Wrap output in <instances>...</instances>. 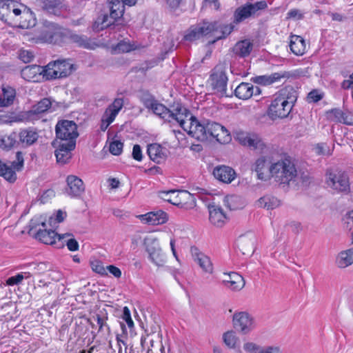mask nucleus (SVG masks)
<instances>
[{
  "instance_id": "obj_1",
  "label": "nucleus",
  "mask_w": 353,
  "mask_h": 353,
  "mask_svg": "<svg viewBox=\"0 0 353 353\" xmlns=\"http://www.w3.org/2000/svg\"><path fill=\"white\" fill-rule=\"evenodd\" d=\"M297 94L292 87L288 86L276 93L268 108V114L273 120L288 117L296 101Z\"/></svg>"
},
{
  "instance_id": "obj_2",
  "label": "nucleus",
  "mask_w": 353,
  "mask_h": 353,
  "mask_svg": "<svg viewBox=\"0 0 353 353\" xmlns=\"http://www.w3.org/2000/svg\"><path fill=\"white\" fill-rule=\"evenodd\" d=\"M140 100L145 108L151 110L154 114L168 122L174 120L178 123V118L181 115L180 113H182L179 110L185 108V107L178 104L176 108L170 110L149 92L142 93Z\"/></svg>"
},
{
  "instance_id": "obj_3",
  "label": "nucleus",
  "mask_w": 353,
  "mask_h": 353,
  "mask_svg": "<svg viewBox=\"0 0 353 353\" xmlns=\"http://www.w3.org/2000/svg\"><path fill=\"white\" fill-rule=\"evenodd\" d=\"M182 113H180L179 119V124L180 126L188 132L189 135L200 141H207V122L203 121L200 122L195 117L192 116L190 112L186 108L180 110Z\"/></svg>"
},
{
  "instance_id": "obj_4",
  "label": "nucleus",
  "mask_w": 353,
  "mask_h": 353,
  "mask_svg": "<svg viewBox=\"0 0 353 353\" xmlns=\"http://www.w3.org/2000/svg\"><path fill=\"white\" fill-rule=\"evenodd\" d=\"M270 174L280 184L288 185L297 176L296 166L290 157H283L270 166Z\"/></svg>"
},
{
  "instance_id": "obj_5",
  "label": "nucleus",
  "mask_w": 353,
  "mask_h": 353,
  "mask_svg": "<svg viewBox=\"0 0 353 353\" xmlns=\"http://www.w3.org/2000/svg\"><path fill=\"white\" fill-rule=\"evenodd\" d=\"M45 68V81L65 78L75 70L74 65L67 59H57L49 62Z\"/></svg>"
},
{
  "instance_id": "obj_6",
  "label": "nucleus",
  "mask_w": 353,
  "mask_h": 353,
  "mask_svg": "<svg viewBox=\"0 0 353 353\" xmlns=\"http://www.w3.org/2000/svg\"><path fill=\"white\" fill-rule=\"evenodd\" d=\"M325 183L328 188L337 193L348 194L350 183L348 174L342 170H328L325 174Z\"/></svg>"
},
{
  "instance_id": "obj_7",
  "label": "nucleus",
  "mask_w": 353,
  "mask_h": 353,
  "mask_svg": "<svg viewBox=\"0 0 353 353\" xmlns=\"http://www.w3.org/2000/svg\"><path fill=\"white\" fill-rule=\"evenodd\" d=\"M268 7L265 1H256L255 3H247L238 7L233 14V23L238 24L249 19L258 17L261 12Z\"/></svg>"
},
{
  "instance_id": "obj_8",
  "label": "nucleus",
  "mask_w": 353,
  "mask_h": 353,
  "mask_svg": "<svg viewBox=\"0 0 353 353\" xmlns=\"http://www.w3.org/2000/svg\"><path fill=\"white\" fill-rule=\"evenodd\" d=\"M64 32V28L46 21L41 29L38 39L44 43L60 44L63 43Z\"/></svg>"
},
{
  "instance_id": "obj_9",
  "label": "nucleus",
  "mask_w": 353,
  "mask_h": 353,
  "mask_svg": "<svg viewBox=\"0 0 353 353\" xmlns=\"http://www.w3.org/2000/svg\"><path fill=\"white\" fill-rule=\"evenodd\" d=\"M228 77L223 65H216L210 75V81L212 89L219 97H230L232 91L227 89Z\"/></svg>"
},
{
  "instance_id": "obj_10",
  "label": "nucleus",
  "mask_w": 353,
  "mask_h": 353,
  "mask_svg": "<svg viewBox=\"0 0 353 353\" xmlns=\"http://www.w3.org/2000/svg\"><path fill=\"white\" fill-rule=\"evenodd\" d=\"M56 137L60 142L71 143L76 145V139L79 136L77 125L73 121L61 120L58 121L55 127Z\"/></svg>"
},
{
  "instance_id": "obj_11",
  "label": "nucleus",
  "mask_w": 353,
  "mask_h": 353,
  "mask_svg": "<svg viewBox=\"0 0 353 353\" xmlns=\"http://www.w3.org/2000/svg\"><path fill=\"white\" fill-rule=\"evenodd\" d=\"M144 244L152 263L158 267L163 266L166 262V255L163 252L158 239L153 237L146 238Z\"/></svg>"
},
{
  "instance_id": "obj_12",
  "label": "nucleus",
  "mask_w": 353,
  "mask_h": 353,
  "mask_svg": "<svg viewBox=\"0 0 353 353\" xmlns=\"http://www.w3.org/2000/svg\"><path fill=\"white\" fill-rule=\"evenodd\" d=\"M23 161V153L21 152L16 153V160L13 161L10 165L0 160V176L10 183L14 182L17 179L16 171H19L22 169Z\"/></svg>"
},
{
  "instance_id": "obj_13",
  "label": "nucleus",
  "mask_w": 353,
  "mask_h": 353,
  "mask_svg": "<svg viewBox=\"0 0 353 353\" xmlns=\"http://www.w3.org/2000/svg\"><path fill=\"white\" fill-rule=\"evenodd\" d=\"M17 14L15 15L10 26L22 29H28L35 26L37 19L33 12L27 6L22 4Z\"/></svg>"
},
{
  "instance_id": "obj_14",
  "label": "nucleus",
  "mask_w": 353,
  "mask_h": 353,
  "mask_svg": "<svg viewBox=\"0 0 353 353\" xmlns=\"http://www.w3.org/2000/svg\"><path fill=\"white\" fill-rule=\"evenodd\" d=\"M159 196L161 199L177 206H183L184 201H191L194 203L193 195L186 190L161 191L159 192Z\"/></svg>"
},
{
  "instance_id": "obj_15",
  "label": "nucleus",
  "mask_w": 353,
  "mask_h": 353,
  "mask_svg": "<svg viewBox=\"0 0 353 353\" xmlns=\"http://www.w3.org/2000/svg\"><path fill=\"white\" fill-rule=\"evenodd\" d=\"M236 139L243 146L252 150H263L266 145L259 135L255 133L239 131L236 133Z\"/></svg>"
},
{
  "instance_id": "obj_16",
  "label": "nucleus",
  "mask_w": 353,
  "mask_h": 353,
  "mask_svg": "<svg viewBox=\"0 0 353 353\" xmlns=\"http://www.w3.org/2000/svg\"><path fill=\"white\" fill-rule=\"evenodd\" d=\"M21 5L13 0H1L0 19L10 26L15 15L19 13Z\"/></svg>"
},
{
  "instance_id": "obj_17",
  "label": "nucleus",
  "mask_w": 353,
  "mask_h": 353,
  "mask_svg": "<svg viewBox=\"0 0 353 353\" xmlns=\"http://www.w3.org/2000/svg\"><path fill=\"white\" fill-rule=\"evenodd\" d=\"M232 324L236 330L250 331L256 329L254 319L248 312H236L232 317Z\"/></svg>"
},
{
  "instance_id": "obj_18",
  "label": "nucleus",
  "mask_w": 353,
  "mask_h": 353,
  "mask_svg": "<svg viewBox=\"0 0 353 353\" xmlns=\"http://www.w3.org/2000/svg\"><path fill=\"white\" fill-rule=\"evenodd\" d=\"M206 26H209L208 35L214 37L212 43L216 41L222 39L228 36L234 30V26L233 24H224L219 21L209 22L205 21Z\"/></svg>"
},
{
  "instance_id": "obj_19",
  "label": "nucleus",
  "mask_w": 353,
  "mask_h": 353,
  "mask_svg": "<svg viewBox=\"0 0 353 353\" xmlns=\"http://www.w3.org/2000/svg\"><path fill=\"white\" fill-rule=\"evenodd\" d=\"M65 193L72 198L79 197L85 191L83 181L75 175H68L66 178Z\"/></svg>"
},
{
  "instance_id": "obj_20",
  "label": "nucleus",
  "mask_w": 353,
  "mask_h": 353,
  "mask_svg": "<svg viewBox=\"0 0 353 353\" xmlns=\"http://www.w3.org/2000/svg\"><path fill=\"white\" fill-rule=\"evenodd\" d=\"M19 146L26 148L36 143L39 138V134L36 129L27 128L21 129L18 132Z\"/></svg>"
},
{
  "instance_id": "obj_21",
  "label": "nucleus",
  "mask_w": 353,
  "mask_h": 353,
  "mask_svg": "<svg viewBox=\"0 0 353 353\" xmlns=\"http://www.w3.org/2000/svg\"><path fill=\"white\" fill-rule=\"evenodd\" d=\"M64 32L63 43L71 41L79 47L90 50H93L97 46V44L86 36L74 34L67 29H65Z\"/></svg>"
},
{
  "instance_id": "obj_22",
  "label": "nucleus",
  "mask_w": 353,
  "mask_h": 353,
  "mask_svg": "<svg viewBox=\"0 0 353 353\" xmlns=\"http://www.w3.org/2000/svg\"><path fill=\"white\" fill-rule=\"evenodd\" d=\"M225 278L222 280L223 285L232 291H240L245 284L243 277L234 272L224 274Z\"/></svg>"
},
{
  "instance_id": "obj_23",
  "label": "nucleus",
  "mask_w": 353,
  "mask_h": 353,
  "mask_svg": "<svg viewBox=\"0 0 353 353\" xmlns=\"http://www.w3.org/2000/svg\"><path fill=\"white\" fill-rule=\"evenodd\" d=\"M45 68L37 65H31L25 67L21 70L22 77L28 81L39 82L44 80Z\"/></svg>"
},
{
  "instance_id": "obj_24",
  "label": "nucleus",
  "mask_w": 353,
  "mask_h": 353,
  "mask_svg": "<svg viewBox=\"0 0 353 353\" xmlns=\"http://www.w3.org/2000/svg\"><path fill=\"white\" fill-rule=\"evenodd\" d=\"M71 236L72 234L70 233H65L62 235L57 234L52 230H47L44 228L43 230L39 229L37 232L35 237L45 244L52 245L55 243L57 239H58L59 241H61Z\"/></svg>"
},
{
  "instance_id": "obj_25",
  "label": "nucleus",
  "mask_w": 353,
  "mask_h": 353,
  "mask_svg": "<svg viewBox=\"0 0 353 353\" xmlns=\"http://www.w3.org/2000/svg\"><path fill=\"white\" fill-rule=\"evenodd\" d=\"M261 93V89L258 86H254L250 83L243 82L234 90L236 97L243 100L248 99L252 96H259Z\"/></svg>"
},
{
  "instance_id": "obj_26",
  "label": "nucleus",
  "mask_w": 353,
  "mask_h": 353,
  "mask_svg": "<svg viewBox=\"0 0 353 353\" xmlns=\"http://www.w3.org/2000/svg\"><path fill=\"white\" fill-rule=\"evenodd\" d=\"M209 220L214 226L221 228L225 225L228 218L223 209L215 204L208 205Z\"/></svg>"
},
{
  "instance_id": "obj_27",
  "label": "nucleus",
  "mask_w": 353,
  "mask_h": 353,
  "mask_svg": "<svg viewBox=\"0 0 353 353\" xmlns=\"http://www.w3.org/2000/svg\"><path fill=\"white\" fill-rule=\"evenodd\" d=\"M213 174L216 179L225 183H230L236 178L234 170L227 165L215 167Z\"/></svg>"
},
{
  "instance_id": "obj_28",
  "label": "nucleus",
  "mask_w": 353,
  "mask_h": 353,
  "mask_svg": "<svg viewBox=\"0 0 353 353\" xmlns=\"http://www.w3.org/2000/svg\"><path fill=\"white\" fill-rule=\"evenodd\" d=\"M73 142L71 143H65L60 142L58 148L55 150L57 161L60 164H65L72 157L71 151L75 148Z\"/></svg>"
},
{
  "instance_id": "obj_29",
  "label": "nucleus",
  "mask_w": 353,
  "mask_h": 353,
  "mask_svg": "<svg viewBox=\"0 0 353 353\" xmlns=\"http://www.w3.org/2000/svg\"><path fill=\"white\" fill-rule=\"evenodd\" d=\"M209 26H206L205 21L191 26L186 32L184 39L188 41H196L203 36L208 35Z\"/></svg>"
},
{
  "instance_id": "obj_30",
  "label": "nucleus",
  "mask_w": 353,
  "mask_h": 353,
  "mask_svg": "<svg viewBox=\"0 0 353 353\" xmlns=\"http://www.w3.org/2000/svg\"><path fill=\"white\" fill-rule=\"evenodd\" d=\"M140 218L142 221L154 225L163 224L168 221L167 214L161 210L148 212L141 215Z\"/></svg>"
},
{
  "instance_id": "obj_31",
  "label": "nucleus",
  "mask_w": 353,
  "mask_h": 353,
  "mask_svg": "<svg viewBox=\"0 0 353 353\" xmlns=\"http://www.w3.org/2000/svg\"><path fill=\"white\" fill-rule=\"evenodd\" d=\"M270 162L268 159L261 157L259 158L254 164V170L257 173L258 178L261 180H266L270 174Z\"/></svg>"
},
{
  "instance_id": "obj_32",
  "label": "nucleus",
  "mask_w": 353,
  "mask_h": 353,
  "mask_svg": "<svg viewBox=\"0 0 353 353\" xmlns=\"http://www.w3.org/2000/svg\"><path fill=\"white\" fill-rule=\"evenodd\" d=\"M22 268L28 269V271H25L26 279L30 278L34 274H41L46 272L49 266L46 263H29L23 265Z\"/></svg>"
},
{
  "instance_id": "obj_33",
  "label": "nucleus",
  "mask_w": 353,
  "mask_h": 353,
  "mask_svg": "<svg viewBox=\"0 0 353 353\" xmlns=\"http://www.w3.org/2000/svg\"><path fill=\"white\" fill-rule=\"evenodd\" d=\"M165 150L159 144L152 143L148 146L147 152L150 159L157 163L163 162L166 157Z\"/></svg>"
},
{
  "instance_id": "obj_34",
  "label": "nucleus",
  "mask_w": 353,
  "mask_h": 353,
  "mask_svg": "<svg viewBox=\"0 0 353 353\" xmlns=\"http://www.w3.org/2000/svg\"><path fill=\"white\" fill-rule=\"evenodd\" d=\"M329 118L339 123H342L346 125H353V118L351 115L343 112L340 109H332L327 112Z\"/></svg>"
},
{
  "instance_id": "obj_35",
  "label": "nucleus",
  "mask_w": 353,
  "mask_h": 353,
  "mask_svg": "<svg viewBox=\"0 0 353 353\" xmlns=\"http://www.w3.org/2000/svg\"><path fill=\"white\" fill-rule=\"evenodd\" d=\"M290 48L295 55H303L306 50L305 40L300 36L292 35L290 37Z\"/></svg>"
},
{
  "instance_id": "obj_36",
  "label": "nucleus",
  "mask_w": 353,
  "mask_h": 353,
  "mask_svg": "<svg viewBox=\"0 0 353 353\" xmlns=\"http://www.w3.org/2000/svg\"><path fill=\"white\" fill-rule=\"evenodd\" d=\"M244 350L249 353H281L278 347H261L254 343H247L243 345Z\"/></svg>"
},
{
  "instance_id": "obj_37",
  "label": "nucleus",
  "mask_w": 353,
  "mask_h": 353,
  "mask_svg": "<svg viewBox=\"0 0 353 353\" xmlns=\"http://www.w3.org/2000/svg\"><path fill=\"white\" fill-rule=\"evenodd\" d=\"M336 263L339 268H345L353 264V248L339 252Z\"/></svg>"
},
{
  "instance_id": "obj_38",
  "label": "nucleus",
  "mask_w": 353,
  "mask_h": 353,
  "mask_svg": "<svg viewBox=\"0 0 353 353\" xmlns=\"http://www.w3.org/2000/svg\"><path fill=\"white\" fill-rule=\"evenodd\" d=\"M252 48V43L248 39H245L240 41L235 44L233 48V52L240 57H245L250 54Z\"/></svg>"
},
{
  "instance_id": "obj_39",
  "label": "nucleus",
  "mask_w": 353,
  "mask_h": 353,
  "mask_svg": "<svg viewBox=\"0 0 353 353\" xmlns=\"http://www.w3.org/2000/svg\"><path fill=\"white\" fill-rule=\"evenodd\" d=\"M255 238L252 236H241L238 240V246L243 254H250L254 252Z\"/></svg>"
},
{
  "instance_id": "obj_40",
  "label": "nucleus",
  "mask_w": 353,
  "mask_h": 353,
  "mask_svg": "<svg viewBox=\"0 0 353 353\" xmlns=\"http://www.w3.org/2000/svg\"><path fill=\"white\" fill-rule=\"evenodd\" d=\"M92 320L96 322L99 326V331L109 330L110 320L108 317V314L105 310H99L95 315L92 316Z\"/></svg>"
},
{
  "instance_id": "obj_41",
  "label": "nucleus",
  "mask_w": 353,
  "mask_h": 353,
  "mask_svg": "<svg viewBox=\"0 0 353 353\" xmlns=\"http://www.w3.org/2000/svg\"><path fill=\"white\" fill-rule=\"evenodd\" d=\"M114 23L108 14H101L98 16L92 25V29L95 32H100Z\"/></svg>"
},
{
  "instance_id": "obj_42",
  "label": "nucleus",
  "mask_w": 353,
  "mask_h": 353,
  "mask_svg": "<svg viewBox=\"0 0 353 353\" xmlns=\"http://www.w3.org/2000/svg\"><path fill=\"white\" fill-rule=\"evenodd\" d=\"M53 103L56 102L50 98H43L32 107L30 113L32 114L44 113L52 107Z\"/></svg>"
},
{
  "instance_id": "obj_43",
  "label": "nucleus",
  "mask_w": 353,
  "mask_h": 353,
  "mask_svg": "<svg viewBox=\"0 0 353 353\" xmlns=\"http://www.w3.org/2000/svg\"><path fill=\"white\" fill-rule=\"evenodd\" d=\"M110 17L115 22L123 15L125 6L120 0H112L110 2Z\"/></svg>"
},
{
  "instance_id": "obj_44",
  "label": "nucleus",
  "mask_w": 353,
  "mask_h": 353,
  "mask_svg": "<svg viewBox=\"0 0 353 353\" xmlns=\"http://www.w3.org/2000/svg\"><path fill=\"white\" fill-rule=\"evenodd\" d=\"M1 145L5 148H11L14 146H19V137L17 132H12L5 134L0 138Z\"/></svg>"
},
{
  "instance_id": "obj_45",
  "label": "nucleus",
  "mask_w": 353,
  "mask_h": 353,
  "mask_svg": "<svg viewBox=\"0 0 353 353\" xmlns=\"http://www.w3.org/2000/svg\"><path fill=\"white\" fill-rule=\"evenodd\" d=\"M258 205L267 210H272L280 205V201L272 195H265L258 200Z\"/></svg>"
},
{
  "instance_id": "obj_46",
  "label": "nucleus",
  "mask_w": 353,
  "mask_h": 353,
  "mask_svg": "<svg viewBox=\"0 0 353 353\" xmlns=\"http://www.w3.org/2000/svg\"><path fill=\"white\" fill-rule=\"evenodd\" d=\"M195 261L202 270L209 274L213 272V265L210 259L203 253L195 254Z\"/></svg>"
},
{
  "instance_id": "obj_47",
  "label": "nucleus",
  "mask_w": 353,
  "mask_h": 353,
  "mask_svg": "<svg viewBox=\"0 0 353 353\" xmlns=\"http://www.w3.org/2000/svg\"><path fill=\"white\" fill-rule=\"evenodd\" d=\"M123 106V98H117L114 100L112 103H111L105 110V112L112 117L114 118L117 117L119 111Z\"/></svg>"
},
{
  "instance_id": "obj_48",
  "label": "nucleus",
  "mask_w": 353,
  "mask_h": 353,
  "mask_svg": "<svg viewBox=\"0 0 353 353\" xmlns=\"http://www.w3.org/2000/svg\"><path fill=\"white\" fill-rule=\"evenodd\" d=\"M15 97V92L14 90L3 89V94L0 96V106L7 107L13 103Z\"/></svg>"
},
{
  "instance_id": "obj_49",
  "label": "nucleus",
  "mask_w": 353,
  "mask_h": 353,
  "mask_svg": "<svg viewBox=\"0 0 353 353\" xmlns=\"http://www.w3.org/2000/svg\"><path fill=\"white\" fill-rule=\"evenodd\" d=\"M121 319L122 321H120L119 323L123 331H125L126 329L125 324L128 325V327L130 330H132L134 327V322L131 317L130 311L127 306H125L123 309Z\"/></svg>"
},
{
  "instance_id": "obj_50",
  "label": "nucleus",
  "mask_w": 353,
  "mask_h": 353,
  "mask_svg": "<svg viewBox=\"0 0 353 353\" xmlns=\"http://www.w3.org/2000/svg\"><path fill=\"white\" fill-rule=\"evenodd\" d=\"M241 198L236 195L227 196L224 199V204L231 210H235L242 208L240 203Z\"/></svg>"
},
{
  "instance_id": "obj_51",
  "label": "nucleus",
  "mask_w": 353,
  "mask_h": 353,
  "mask_svg": "<svg viewBox=\"0 0 353 353\" xmlns=\"http://www.w3.org/2000/svg\"><path fill=\"white\" fill-rule=\"evenodd\" d=\"M205 128H207V140L210 138H215L216 137H218L219 132L221 130V124L210 121H208L207 126H205Z\"/></svg>"
},
{
  "instance_id": "obj_52",
  "label": "nucleus",
  "mask_w": 353,
  "mask_h": 353,
  "mask_svg": "<svg viewBox=\"0 0 353 353\" xmlns=\"http://www.w3.org/2000/svg\"><path fill=\"white\" fill-rule=\"evenodd\" d=\"M236 332H224L223 339L225 344L230 348H235L240 343Z\"/></svg>"
},
{
  "instance_id": "obj_53",
  "label": "nucleus",
  "mask_w": 353,
  "mask_h": 353,
  "mask_svg": "<svg viewBox=\"0 0 353 353\" xmlns=\"http://www.w3.org/2000/svg\"><path fill=\"white\" fill-rule=\"evenodd\" d=\"M41 3L42 8L50 13L54 12L61 6L59 0H41Z\"/></svg>"
},
{
  "instance_id": "obj_54",
  "label": "nucleus",
  "mask_w": 353,
  "mask_h": 353,
  "mask_svg": "<svg viewBox=\"0 0 353 353\" xmlns=\"http://www.w3.org/2000/svg\"><path fill=\"white\" fill-rule=\"evenodd\" d=\"M123 143L118 140H114L110 142L109 145V151L113 154L118 156L121 154L123 151Z\"/></svg>"
},
{
  "instance_id": "obj_55",
  "label": "nucleus",
  "mask_w": 353,
  "mask_h": 353,
  "mask_svg": "<svg viewBox=\"0 0 353 353\" xmlns=\"http://www.w3.org/2000/svg\"><path fill=\"white\" fill-rule=\"evenodd\" d=\"M215 139L221 143H227L231 140V137L228 130L224 126L221 125V130L219 132V135L216 137Z\"/></svg>"
},
{
  "instance_id": "obj_56",
  "label": "nucleus",
  "mask_w": 353,
  "mask_h": 353,
  "mask_svg": "<svg viewBox=\"0 0 353 353\" xmlns=\"http://www.w3.org/2000/svg\"><path fill=\"white\" fill-rule=\"evenodd\" d=\"M314 150L318 155L329 156L332 154L329 147L323 143L316 144Z\"/></svg>"
},
{
  "instance_id": "obj_57",
  "label": "nucleus",
  "mask_w": 353,
  "mask_h": 353,
  "mask_svg": "<svg viewBox=\"0 0 353 353\" xmlns=\"http://www.w3.org/2000/svg\"><path fill=\"white\" fill-rule=\"evenodd\" d=\"M26 278L24 272L17 274L15 276L9 277L6 283L8 285H15L21 283L23 279Z\"/></svg>"
},
{
  "instance_id": "obj_58",
  "label": "nucleus",
  "mask_w": 353,
  "mask_h": 353,
  "mask_svg": "<svg viewBox=\"0 0 353 353\" xmlns=\"http://www.w3.org/2000/svg\"><path fill=\"white\" fill-rule=\"evenodd\" d=\"M92 270L96 273L101 275L106 274L105 268L103 267L102 262L99 260H95L90 263Z\"/></svg>"
},
{
  "instance_id": "obj_59",
  "label": "nucleus",
  "mask_w": 353,
  "mask_h": 353,
  "mask_svg": "<svg viewBox=\"0 0 353 353\" xmlns=\"http://www.w3.org/2000/svg\"><path fill=\"white\" fill-rule=\"evenodd\" d=\"M323 94L317 90H313L307 95V101L310 103H316L322 99Z\"/></svg>"
},
{
  "instance_id": "obj_60",
  "label": "nucleus",
  "mask_w": 353,
  "mask_h": 353,
  "mask_svg": "<svg viewBox=\"0 0 353 353\" xmlns=\"http://www.w3.org/2000/svg\"><path fill=\"white\" fill-rule=\"evenodd\" d=\"M114 120V118L112 117L109 114L104 112L102 119L100 128L102 131L105 132L108 126L112 123Z\"/></svg>"
},
{
  "instance_id": "obj_61",
  "label": "nucleus",
  "mask_w": 353,
  "mask_h": 353,
  "mask_svg": "<svg viewBox=\"0 0 353 353\" xmlns=\"http://www.w3.org/2000/svg\"><path fill=\"white\" fill-rule=\"evenodd\" d=\"M133 50L132 46L126 41H121L116 46V50L119 52H128Z\"/></svg>"
},
{
  "instance_id": "obj_62",
  "label": "nucleus",
  "mask_w": 353,
  "mask_h": 353,
  "mask_svg": "<svg viewBox=\"0 0 353 353\" xmlns=\"http://www.w3.org/2000/svg\"><path fill=\"white\" fill-rule=\"evenodd\" d=\"M34 58L32 52L28 50H21L19 53V59L24 63L30 62Z\"/></svg>"
},
{
  "instance_id": "obj_63",
  "label": "nucleus",
  "mask_w": 353,
  "mask_h": 353,
  "mask_svg": "<svg viewBox=\"0 0 353 353\" xmlns=\"http://www.w3.org/2000/svg\"><path fill=\"white\" fill-rule=\"evenodd\" d=\"M132 155L133 159L136 161H141L142 160V151L139 145L136 144L134 145Z\"/></svg>"
},
{
  "instance_id": "obj_64",
  "label": "nucleus",
  "mask_w": 353,
  "mask_h": 353,
  "mask_svg": "<svg viewBox=\"0 0 353 353\" xmlns=\"http://www.w3.org/2000/svg\"><path fill=\"white\" fill-rule=\"evenodd\" d=\"M68 249L70 251H77L79 250V243L76 239L74 238H70L67 240H65Z\"/></svg>"
}]
</instances>
